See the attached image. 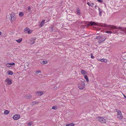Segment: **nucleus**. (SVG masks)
I'll use <instances>...</instances> for the list:
<instances>
[{"mask_svg": "<svg viewBox=\"0 0 126 126\" xmlns=\"http://www.w3.org/2000/svg\"><path fill=\"white\" fill-rule=\"evenodd\" d=\"M9 112V111L8 110H5L4 111V114H7Z\"/></svg>", "mask_w": 126, "mask_h": 126, "instance_id": "22", "label": "nucleus"}, {"mask_svg": "<svg viewBox=\"0 0 126 126\" xmlns=\"http://www.w3.org/2000/svg\"><path fill=\"white\" fill-rule=\"evenodd\" d=\"M39 102H31V105H34L35 104H37V103H38Z\"/></svg>", "mask_w": 126, "mask_h": 126, "instance_id": "18", "label": "nucleus"}, {"mask_svg": "<svg viewBox=\"0 0 126 126\" xmlns=\"http://www.w3.org/2000/svg\"><path fill=\"white\" fill-rule=\"evenodd\" d=\"M41 73V71H37L36 72H35V73L36 74H39V73Z\"/></svg>", "mask_w": 126, "mask_h": 126, "instance_id": "33", "label": "nucleus"}, {"mask_svg": "<svg viewBox=\"0 0 126 126\" xmlns=\"http://www.w3.org/2000/svg\"><path fill=\"white\" fill-rule=\"evenodd\" d=\"M98 10L99 11V15L100 16H101L102 15L101 14L102 13V10H100V9L99 7H98Z\"/></svg>", "mask_w": 126, "mask_h": 126, "instance_id": "11", "label": "nucleus"}, {"mask_svg": "<svg viewBox=\"0 0 126 126\" xmlns=\"http://www.w3.org/2000/svg\"><path fill=\"white\" fill-rule=\"evenodd\" d=\"M97 25V24L94 22H89L88 25L91 26H95Z\"/></svg>", "mask_w": 126, "mask_h": 126, "instance_id": "6", "label": "nucleus"}, {"mask_svg": "<svg viewBox=\"0 0 126 126\" xmlns=\"http://www.w3.org/2000/svg\"><path fill=\"white\" fill-rule=\"evenodd\" d=\"M6 81L7 82V83L8 84H10L12 83L11 80L9 79H6Z\"/></svg>", "mask_w": 126, "mask_h": 126, "instance_id": "9", "label": "nucleus"}, {"mask_svg": "<svg viewBox=\"0 0 126 126\" xmlns=\"http://www.w3.org/2000/svg\"><path fill=\"white\" fill-rule=\"evenodd\" d=\"M76 12L77 13V14L79 15H80V9L79 8H78L77 10H76Z\"/></svg>", "mask_w": 126, "mask_h": 126, "instance_id": "14", "label": "nucleus"}, {"mask_svg": "<svg viewBox=\"0 0 126 126\" xmlns=\"http://www.w3.org/2000/svg\"><path fill=\"white\" fill-rule=\"evenodd\" d=\"M9 64L10 65H11V67L12 65H14L15 64L14 63H9Z\"/></svg>", "mask_w": 126, "mask_h": 126, "instance_id": "36", "label": "nucleus"}, {"mask_svg": "<svg viewBox=\"0 0 126 126\" xmlns=\"http://www.w3.org/2000/svg\"><path fill=\"white\" fill-rule=\"evenodd\" d=\"M29 30V29L28 27H26V28H25L24 29V32H26V31H28Z\"/></svg>", "mask_w": 126, "mask_h": 126, "instance_id": "29", "label": "nucleus"}, {"mask_svg": "<svg viewBox=\"0 0 126 126\" xmlns=\"http://www.w3.org/2000/svg\"><path fill=\"white\" fill-rule=\"evenodd\" d=\"M1 34V32L0 31V35Z\"/></svg>", "mask_w": 126, "mask_h": 126, "instance_id": "41", "label": "nucleus"}, {"mask_svg": "<svg viewBox=\"0 0 126 126\" xmlns=\"http://www.w3.org/2000/svg\"><path fill=\"white\" fill-rule=\"evenodd\" d=\"M117 117L120 119H121L123 118V116L122 114H117Z\"/></svg>", "mask_w": 126, "mask_h": 126, "instance_id": "15", "label": "nucleus"}, {"mask_svg": "<svg viewBox=\"0 0 126 126\" xmlns=\"http://www.w3.org/2000/svg\"><path fill=\"white\" fill-rule=\"evenodd\" d=\"M28 10L29 12H31V8L29 6L28 7Z\"/></svg>", "mask_w": 126, "mask_h": 126, "instance_id": "28", "label": "nucleus"}, {"mask_svg": "<svg viewBox=\"0 0 126 126\" xmlns=\"http://www.w3.org/2000/svg\"><path fill=\"white\" fill-rule=\"evenodd\" d=\"M28 124H29V125H32V123H31V122H29L28 123Z\"/></svg>", "mask_w": 126, "mask_h": 126, "instance_id": "40", "label": "nucleus"}, {"mask_svg": "<svg viewBox=\"0 0 126 126\" xmlns=\"http://www.w3.org/2000/svg\"><path fill=\"white\" fill-rule=\"evenodd\" d=\"M49 30L50 31H53V27H51L49 28Z\"/></svg>", "mask_w": 126, "mask_h": 126, "instance_id": "31", "label": "nucleus"}, {"mask_svg": "<svg viewBox=\"0 0 126 126\" xmlns=\"http://www.w3.org/2000/svg\"><path fill=\"white\" fill-rule=\"evenodd\" d=\"M81 73L82 74H83V75H84L86 74V73H87V72L86 71L84 70H81Z\"/></svg>", "mask_w": 126, "mask_h": 126, "instance_id": "13", "label": "nucleus"}, {"mask_svg": "<svg viewBox=\"0 0 126 126\" xmlns=\"http://www.w3.org/2000/svg\"><path fill=\"white\" fill-rule=\"evenodd\" d=\"M45 20H42V22L40 23V27H42L45 23Z\"/></svg>", "mask_w": 126, "mask_h": 126, "instance_id": "10", "label": "nucleus"}, {"mask_svg": "<svg viewBox=\"0 0 126 126\" xmlns=\"http://www.w3.org/2000/svg\"><path fill=\"white\" fill-rule=\"evenodd\" d=\"M116 111L117 112H118L117 114H122L121 111L119 110H116Z\"/></svg>", "mask_w": 126, "mask_h": 126, "instance_id": "30", "label": "nucleus"}, {"mask_svg": "<svg viewBox=\"0 0 126 126\" xmlns=\"http://www.w3.org/2000/svg\"><path fill=\"white\" fill-rule=\"evenodd\" d=\"M102 24V25H101L102 26L106 27L108 29L112 31H114L116 29L120 30V31L124 32L123 33L124 34L126 35V28L118 27L113 26L107 25L106 24Z\"/></svg>", "mask_w": 126, "mask_h": 126, "instance_id": "1", "label": "nucleus"}, {"mask_svg": "<svg viewBox=\"0 0 126 126\" xmlns=\"http://www.w3.org/2000/svg\"><path fill=\"white\" fill-rule=\"evenodd\" d=\"M98 118L97 119L100 122L103 123H105L106 120L103 117H98Z\"/></svg>", "mask_w": 126, "mask_h": 126, "instance_id": "4", "label": "nucleus"}, {"mask_svg": "<svg viewBox=\"0 0 126 126\" xmlns=\"http://www.w3.org/2000/svg\"><path fill=\"white\" fill-rule=\"evenodd\" d=\"M20 117V115L19 114H15L13 116V118L15 120H17Z\"/></svg>", "mask_w": 126, "mask_h": 126, "instance_id": "5", "label": "nucleus"}, {"mask_svg": "<svg viewBox=\"0 0 126 126\" xmlns=\"http://www.w3.org/2000/svg\"><path fill=\"white\" fill-rule=\"evenodd\" d=\"M36 39L35 38H32L31 40L30 41V43L31 44H32L34 43L35 42V40Z\"/></svg>", "mask_w": 126, "mask_h": 126, "instance_id": "8", "label": "nucleus"}, {"mask_svg": "<svg viewBox=\"0 0 126 126\" xmlns=\"http://www.w3.org/2000/svg\"><path fill=\"white\" fill-rule=\"evenodd\" d=\"M87 4L89 6H91L92 7L93 6L94 4L93 3H91V4H90L89 2H88L87 3Z\"/></svg>", "mask_w": 126, "mask_h": 126, "instance_id": "24", "label": "nucleus"}, {"mask_svg": "<svg viewBox=\"0 0 126 126\" xmlns=\"http://www.w3.org/2000/svg\"><path fill=\"white\" fill-rule=\"evenodd\" d=\"M97 1L100 3H102L103 2L102 0H97Z\"/></svg>", "mask_w": 126, "mask_h": 126, "instance_id": "37", "label": "nucleus"}, {"mask_svg": "<svg viewBox=\"0 0 126 126\" xmlns=\"http://www.w3.org/2000/svg\"><path fill=\"white\" fill-rule=\"evenodd\" d=\"M105 32L107 33H112V32L110 31H106Z\"/></svg>", "mask_w": 126, "mask_h": 126, "instance_id": "34", "label": "nucleus"}, {"mask_svg": "<svg viewBox=\"0 0 126 126\" xmlns=\"http://www.w3.org/2000/svg\"><path fill=\"white\" fill-rule=\"evenodd\" d=\"M96 6H96H96H95V8H96Z\"/></svg>", "mask_w": 126, "mask_h": 126, "instance_id": "43", "label": "nucleus"}, {"mask_svg": "<svg viewBox=\"0 0 126 126\" xmlns=\"http://www.w3.org/2000/svg\"><path fill=\"white\" fill-rule=\"evenodd\" d=\"M96 38L98 40V42L99 43H102L106 39V38L104 36L101 35L97 36Z\"/></svg>", "mask_w": 126, "mask_h": 126, "instance_id": "2", "label": "nucleus"}, {"mask_svg": "<svg viewBox=\"0 0 126 126\" xmlns=\"http://www.w3.org/2000/svg\"><path fill=\"white\" fill-rule=\"evenodd\" d=\"M32 30H29L28 31L27 33L28 34H31L32 33Z\"/></svg>", "mask_w": 126, "mask_h": 126, "instance_id": "27", "label": "nucleus"}, {"mask_svg": "<svg viewBox=\"0 0 126 126\" xmlns=\"http://www.w3.org/2000/svg\"><path fill=\"white\" fill-rule=\"evenodd\" d=\"M124 96L126 98V96L125 95H124Z\"/></svg>", "mask_w": 126, "mask_h": 126, "instance_id": "42", "label": "nucleus"}, {"mask_svg": "<svg viewBox=\"0 0 126 126\" xmlns=\"http://www.w3.org/2000/svg\"><path fill=\"white\" fill-rule=\"evenodd\" d=\"M100 61L102 62H107V60L104 59H101L100 60Z\"/></svg>", "mask_w": 126, "mask_h": 126, "instance_id": "21", "label": "nucleus"}, {"mask_svg": "<svg viewBox=\"0 0 126 126\" xmlns=\"http://www.w3.org/2000/svg\"><path fill=\"white\" fill-rule=\"evenodd\" d=\"M84 78L86 79V81H89V79L87 76L86 75L84 76Z\"/></svg>", "mask_w": 126, "mask_h": 126, "instance_id": "23", "label": "nucleus"}, {"mask_svg": "<svg viewBox=\"0 0 126 126\" xmlns=\"http://www.w3.org/2000/svg\"><path fill=\"white\" fill-rule=\"evenodd\" d=\"M11 21L12 22H13L16 20V14L13 13H12L11 14Z\"/></svg>", "mask_w": 126, "mask_h": 126, "instance_id": "3", "label": "nucleus"}, {"mask_svg": "<svg viewBox=\"0 0 126 126\" xmlns=\"http://www.w3.org/2000/svg\"><path fill=\"white\" fill-rule=\"evenodd\" d=\"M6 66L7 67H11V65H10L9 64V63H7L6 64Z\"/></svg>", "mask_w": 126, "mask_h": 126, "instance_id": "32", "label": "nucleus"}, {"mask_svg": "<svg viewBox=\"0 0 126 126\" xmlns=\"http://www.w3.org/2000/svg\"><path fill=\"white\" fill-rule=\"evenodd\" d=\"M24 13L22 12H20L19 14V15L20 17H22L24 15Z\"/></svg>", "mask_w": 126, "mask_h": 126, "instance_id": "19", "label": "nucleus"}, {"mask_svg": "<svg viewBox=\"0 0 126 126\" xmlns=\"http://www.w3.org/2000/svg\"><path fill=\"white\" fill-rule=\"evenodd\" d=\"M47 61H43L41 63L42 64H44L47 63Z\"/></svg>", "mask_w": 126, "mask_h": 126, "instance_id": "20", "label": "nucleus"}, {"mask_svg": "<svg viewBox=\"0 0 126 126\" xmlns=\"http://www.w3.org/2000/svg\"><path fill=\"white\" fill-rule=\"evenodd\" d=\"M22 40V39L20 38L18 39V40H16V41L18 43H20Z\"/></svg>", "mask_w": 126, "mask_h": 126, "instance_id": "25", "label": "nucleus"}, {"mask_svg": "<svg viewBox=\"0 0 126 126\" xmlns=\"http://www.w3.org/2000/svg\"><path fill=\"white\" fill-rule=\"evenodd\" d=\"M36 94L38 96H41L43 94V92L41 91L36 92Z\"/></svg>", "mask_w": 126, "mask_h": 126, "instance_id": "7", "label": "nucleus"}, {"mask_svg": "<svg viewBox=\"0 0 126 126\" xmlns=\"http://www.w3.org/2000/svg\"><path fill=\"white\" fill-rule=\"evenodd\" d=\"M7 73L8 75H12L13 74V72L10 70H9L7 71Z\"/></svg>", "mask_w": 126, "mask_h": 126, "instance_id": "17", "label": "nucleus"}, {"mask_svg": "<svg viewBox=\"0 0 126 126\" xmlns=\"http://www.w3.org/2000/svg\"><path fill=\"white\" fill-rule=\"evenodd\" d=\"M32 97V95H29L25 96V97L26 99H30Z\"/></svg>", "mask_w": 126, "mask_h": 126, "instance_id": "12", "label": "nucleus"}, {"mask_svg": "<svg viewBox=\"0 0 126 126\" xmlns=\"http://www.w3.org/2000/svg\"><path fill=\"white\" fill-rule=\"evenodd\" d=\"M80 89L82 90L84 88V87H78Z\"/></svg>", "mask_w": 126, "mask_h": 126, "instance_id": "38", "label": "nucleus"}, {"mask_svg": "<svg viewBox=\"0 0 126 126\" xmlns=\"http://www.w3.org/2000/svg\"><path fill=\"white\" fill-rule=\"evenodd\" d=\"M57 106H53L52 107V109L54 110H56L57 109Z\"/></svg>", "mask_w": 126, "mask_h": 126, "instance_id": "26", "label": "nucleus"}, {"mask_svg": "<svg viewBox=\"0 0 126 126\" xmlns=\"http://www.w3.org/2000/svg\"><path fill=\"white\" fill-rule=\"evenodd\" d=\"M74 125L75 124L74 123H71L66 124V126H74Z\"/></svg>", "mask_w": 126, "mask_h": 126, "instance_id": "16", "label": "nucleus"}, {"mask_svg": "<svg viewBox=\"0 0 126 126\" xmlns=\"http://www.w3.org/2000/svg\"><path fill=\"white\" fill-rule=\"evenodd\" d=\"M91 58L92 59H94V57L92 55V54L91 53Z\"/></svg>", "mask_w": 126, "mask_h": 126, "instance_id": "39", "label": "nucleus"}, {"mask_svg": "<svg viewBox=\"0 0 126 126\" xmlns=\"http://www.w3.org/2000/svg\"><path fill=\"white\" fill-rule=\"evenodd\" d=\"M81 84L83 86H84L85 85V84L84 83V82H81Z\"/></svg>", "mask_w": 126, "mask_h": 126, "instance_id": "35", "label": "nucleus"}]
</instances>
